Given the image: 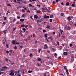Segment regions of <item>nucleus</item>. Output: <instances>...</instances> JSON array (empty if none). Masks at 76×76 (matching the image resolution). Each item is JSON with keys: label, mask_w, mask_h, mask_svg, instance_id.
I'll list each match as a JSON object with an SVG mask.
<instances>
[{"label": "nucleus", "mask_w": 76, "mask_h": 76, "mask_svg": "<svg viewBox=\"0 0 76 76\" xmlns=\"http://www.w3.org/2000/svg\"><path fill=\"white\" fill-rule=\"evenodd\" d=\"M10 72V73L9 75L11 76H13V75H14V72H15V73H17V72L15 71V72H14L12 70H11Z\"/></svg>", "instance_id": "obj_1"}, {"label": "nucleus", "mask_w": 76, "mask_h": 76, "mask_svg": "<svg viewBox=\"0 0 76 76\" xmlns=\"http://www.w3.org/2000/svg\"><path fill=\"white\" fill-rule=\"evenodd\" d=\"M64 70H66V72L67 75H69V71H68V69H67V66H65L64 67Z\"/></svg>", "instance_id": "obj_2"}, {"label": "nucleus", "mask_w": 76, "mask_h": 76, "mask_svg": "<svg viewBox=\"0 0 76 76\" xmlns=\"http://www.w3.org/2000/svg\"><path fill=\"white\" fill-rule=\"evenodd\" d=\"M64 29H66V30H70L71 29V28L70 27L67 26L65 27L64 28Z\"/></svg>", "instance_id": "obj_3"}, {"label": "nucleus", "mask_w": 76, "mask_h": 76, "mask_svg": "<svg viewBox=\"0 0 76 76\" xmlns=\"http://www.w3.org/2000/svg\"><path fill=\"white\" fill-rule=\"evenodd\" d=\"M44 49L45 50L47 48H48V46H47V45L45 44L44 46Z\"/></svg>", "instance_id": "obj_4"}, {"label": "nucleus", "mask_w": 76, "mask_h": 76, "mask_svg": "<svg viewBox=\"0 0 76 76\" xmlns=\"http://www.w3.org/2000/svg\"><path fill=\"white\" fill-rule=\"evenodd\" d=\"M34 18H35V19H38V16L35 15H34Z\"/></svg>", "instance_id": "obj_5"}, {"label": "nucleus", "mask_w": 76, "mask_h": 76, "mask_svg": "<svg viewBox=\"0 0 76 76\" xmlns=\"http://www.w3.org/2000/svg\"><path fill=\"white\" fill-rule=\"evenodd\" d=\"M44 18H49V16H46V15H45L44 16Z\"/></svg>", "instance_id": "obj_6"}, {"label": "nucleus", "mask_w": 76, "mask_h": 76, "mask_svg": "<svg viewBox=\"0 0 76 76\" xmlns=\"http://www.w3.org/2000/svg\"><path fill=\"white\" fill-rule=\"evenodd\" d=\"M63 54L65 56H66V55H67L68 54L66 52H64L63 53Z\"/></svg>", "instance_id": "obj_7"}, {"label": "nucleus", "mask_w": 76, "mask_h": 76, "mask_svg": "<svg viewBox=\"0 0 76 76\" xmlns=\"http://www.w3.org/2000/svg\"><path fill=\"white\" fill-rule=\"evenodd\" d=\"M3 68L4 69V70H6V69H7V66H5L3 67Z\"/></svg>", "instance_id": "obj_8"}, {"label": "nucleus", "mask_w": 76, "mask_h": 76, "mask_svg": "<svg viewBox=\"0 0 76 76\" xmlns=\"http://www.w3.org/2000/svg\"><path fill=\"white\" fill-rule=\"evenodd\" d=\"M67 19L68 20H69V21H70V20H71V18H70V17H69L67 18Z\"/></svg>", "instance_id": "obj_9"}, {"label": "nucleus", "mask_w": 76, "mask_h": 76, "mask_svg": "<svg viewBox=\"0 0 76 76\" xmlns=\"http://www.w3.org/2000/svg\"><path fill=\"white\" fill-rule=\"evenodd\" d=\"M27 39H28V40H31V37L30 36L28 37Z\"/></svg>", "instance_id": "obj_10"}, {"label": "nucleus", "mask_w": 76, "mask_h": 76, "mask_svg": "<svg viewBox=\"0 0 76 76\" xmlns=\"http://www.w3.org/2000/svg\"><path fill=\"white\" fill-rule=\"evenodd\" d=\"M12 42L13 44H16V42H15V40L12 41Z\"/></svg>", "instance_id": "obj_11"}, {"label": "nucleus", "mask_w": 76, "mask_h": 76, "mask_svg": "<svg viewBox=\"0 0 76 76\" xmlns=\"http://www.w3.org/2000/svg\"><path fill=\"white\" fill-rule=\"evenodd\" d=\"M20 22H23L24 21V19H20Z\"/></svg>", "instance_id": "obj_12"}, {"label": "nucleus", "mask_w": 76, "mask_h": 76, "mask_svg": "<svg viewBox=\"0 0 76 76\" xmlns=\"http://www.w3.org/2000/svg\"><path fill=\"white\" fill-rule=\"evenodd\" d=\"M45 37L46 38H47V34H45Z\"/></svg>", "instance_id": "obj_13"}, {"label": "nucleus", "mask_w": 76, "mask_h": 76, "mask_svg": "<svg viewBox=\"0 0 76 76\" xmlns=\"http://www.w3.org/2000/svg\"><path fill=\"white\" fill-rule=\"evenodd\" d=\"M23 8L25 10H26V7H23Z\"/></svg>", "instance_id": "obj_14"}, {"label": "nucleus", "mask_w": 76, "mask_h": 76, "mask_svg": "<svg viewBox=\"0 0 76 76\" xmlns=\"http://www.w3.org/2000/svg\"><path fill=\"white\" fill-rule=\"evenodd\" d=\"M48 39H51V40H53V38H52V37H49L48 38Z\"/></svg>", "instance_id": "obj_15"}, {"label": "nucleus", "mask_w": 76, "mask_h": 76, "mask_svg": "<svg viewBox=\"0 0 76 76\" xmlns=\"http://www.w3.org/2000/svg\"><path fill=\"white\" fill-rule=\"evenodd\" d=\"M32 71L29 70L28 71V73H32Z\"/></svg>", "instance_id": "obj_16"}, {"label": "nucleus", "mask_w": 76, "mask_h": 76, "mask_svg": "<svg viewBox=\"0 0 76 76\" xmlns=\"http://www.w3.org/2000/svg\"><path fill=\"white\" fill-rule=\"evenodd\" d=\"M41 60V59L40 58H39L38 59V61H40Z\"/></svg>", "instance_id": "obj_17"}, {"label": "nucleus", "mask_w": 76, "mask_h": 76, "mask_svg": "<svg viewBox=\"0 0 76 76\" xmlns=\"http://www.w3.org/2000/svg\"><path fill=\"white\" fill-rule=\"evenodd\" d=\"M20 8H21V7H20V6L18 7H17V9H20Z\"/></svg>", "instance_id": "obj_18"}, {"label": "nucleus", "mask_w": 76, "mask_h": 76, "mask_svg": "<svg viewBox=\"0 0 76 76\" xmlns=\"http://www.w3.org/2000/svg\"><path fill=\"white\" fill-rule=\"evenodd\" d=\"M60 30L61 34H62V33H63V30H61V29H60Z\"/></svg>", "instance_id": "obj_19"}, {"label": "nucleus", "mask_w": 76, "mask_h": 76, "mask_svg": "<svg viewBox=\"0 0 76 76\" xmlns=\"http://www.w3.org/2000/svg\"><path fill=\"white\" fill-rule=\"evenodd\" d=\"M49 28H50V26H47V27H46L47 29H49Z\"/></svg>", "instance_id": "obj_20"}, {"label": "nucleus", "mask_w": 76, "mask_h": 76, "mask_svg": "<svg viewBox=\"0 0 76 76\" xmlns=\"http://www.w3.org/2000/svg\"><path fill=\"white\" fill-rule=\"evenodd\" d=\"M69 2H67L66 3V6H69Z\"/></svg>", "instance_id": "obj_21"}, {"label": "nucleus", "mask_w": 76, "mask_h": 76, "mask_svg": "<svg viewBox=\"0 0 76 76\" xmlns=\"http://www.w3.org/2000/svg\"><path fill=\"white\" fill-rule=\"evenodd\" d=\"M49 64H51V65H53V63L51 62H49Z\"/></svg>", "instance_id": "obj_22"}, {"label": "nucleus", "mask_w": 76, "mask_h": 76, "mask_svg": "<svg viewBox=\"0 0 76 76\" xmlns=\"http://www.w3.org/2000/svg\"><path fill=\"white\" fill-rule=\"evenodd\" d=\"M26 15V14L25 13H24L22 15V17H24V16H25V15Z\"/></svg>", "instance_id": "obj_23"}, {"label": "nucleus", "mask_w": 76, "mask_h": 76, "mask_svg": "<svg viewBox=\"0 0 76 76\" xmlns=\"http://www.w3.org/2000/svg\"><path fill=\"white\" fill-rule=\"evenodd\" d=\"M54 56H55V57H57V53H54Z\"/></svg>", "instance_id": "obj_24"}, {"label": "nucleus", "mask_w": 76, "mask_h": 76, "mask_svg": "<svg viewBox=\"0 0 76 76\" xmlns=\"http://www.w3.org/2000/svg\"><path fill=\"white\" fill-rule=\"evenodd\" d=\"M57 44L58 45V46L60 45V42H57Z\"/></svg>", "instance_id": "obj_25"}, {"label": "nucleus", "mask_w": 76, "mask_h": 76, "mask_svg": "<svg viewBox=\"0 0 76 76\" xmlns=\"http://www.w3.org/2000/svg\"><path fill=\"white\" fill-rule=\"evenodd\" d=\"M25 25L23 24V25H21V27L22 28H23V27H25Z\"/></svg>", "instance_id": "obj_26"}, {"label": "nucleus", "mask_w": 76, "mask_h": 76, "mask_svg": "<svg viewBox=\"0 0 76 76\" xmlns=\"http://www.w3.org/2000/svg\"><path fill=\"white\" fill-rule=\"evenodd\" d=\"M23 30L24 31V32H25V31H26V28H23Z\"/></svg>", "instance_id": "obj_27"}, {"label": "nucleus", "mask_w": 76, "mask_h": 76, "mask_svg": "<svg viewBox=\"0 0 76 76\" xmlns=\"http://www.w3.org/2000/svg\"><path fill=\"white\" fill-rule=\"evenodd\" d=\"M40 12H41V11H40V10L37 11V13H40Z\"/></svg>", "instance_id": "obj_28"}, {"label": "nucleus", "mask_w": 76, "mask_h": 76, "mask_svg": "<svg viewBox=\"0 0 76 76\" xmlns=\"http://www.w3.org/2000/svg\"><path fill=\"white\" fill-rule=\"evenodd\" d=\"M43 75H44V76H47V73H45V74L43 73Z\"/></svg>", "instance_id": "obj_29"}, {"label": "nucleus", "mask_w": 76, "mask_h": 76, "mask_svg": "<svg viewBox=\"0 0 76 76\" xmlns=\"http://www.w3.org/2000/svg\"><path fill=\"white\" fill-rule=\"evenodd\" d=\"M53 15H50V18H53Z\"/></svg>", "instance_id": "obj_30"}, {"label": "nucleus", "mask_w": 76, "mask_h": 76, "mask_svg": "<svg viewBox=\"0 0 76 76\" xmlns=\"http://www.w3.org/2000/svg\"><path fill=\"white\" fill-rule=\"evenodd\" d=\"M18 48H17V47L16 46H15V47L14 48V49H15V50H16Z\"/></svg>", "instance_id": "obj_31"}, {"label": "nucleus", "mask_w": 76, "mask_h": 76, "mask_svg": "<svg viewBox=\"0 0 76 76\" xmlns=\"http://www.w3.org/2000/svg\"><path fill=\"white\" fill-rule=\"evenodd\" d=\"M22 10L23 13H25V11L23 9H22Z\"/></svg>", "instance_id": "obj_32"}, {"label": "nucleus", "mask_w": 76, "mask_h": 76, "mask_svg": "<svg viewBox=\"0 0 76 76\" xmlns=\"http://www.w3.org/2000/svg\"><path fill=\"white\" fill-rule=\"evenodd\" d=\"M37 23L41 22V21L39 20H37Z\"/></svg>", "instance_id": "obj_33"}, {"label": "nucleus", "mask_w": 76, "mask_h": 76, "mask_svg": "<svg viewBox=\"0 0 76 76\" xmlns=\"http://www.w3.org/2000/svg\"><path fill=\"white\" fill-rule=\"evenodd\" d=\"M61 16H64V13H63V12H61Z\"/></svg>", "instance_id": "obj_34"}, {"label": "nucleus", "mask_w": 76, "mask_h": 76, "mask_svg": "<svg viewBox=\"0 0 76 76\" xmlns=\"http://www.w3.org/2000/svg\"><path fill=\"white\" fill-rule=\"evenodd\" d=\"M45 39L46 40V41H47V42H49V41H48V39H47V38H46Z\"/></svg>", "instance_id": "obj_35"}, {"label": "nucleus", "mask_w": 76, "mask_h": 76, "mask_svg": "<svg viewBox=\"0 0 76 76\" xmlns=\"http://www.w3.org/2000/svg\"><path fill=\"white\" fill-rule=\"evenodd\" d=\"M6 47L8 48H9V45L7 44H6Z\"/></svg>", "instance_id": "obj_36"}, {"label": "nucleus", "mask_w": 76, "mask_h": 76, "mask_svg": "<svg viewBox=\"0 0 76 76\" xmlns=\"http://www.w3.org/2000/svg\"><path fill=\"white\" fill-rule=\"evenodd\" d=\"M0 71H4V69H0Z\"/></svg>", "instance_id": "obj_37"}, {"label": "nucleus", "mask_w": 76, "mask_h": 76, "mask_svg": "<svg viewBox=\"0 0 76 76\" xmlns=\"http://www.w3.org/2000/svg\"><path fill=\"white\" fill-rule=\"evenodd\" d=\"M15 75H16V76H21V75H18V74H16Z\"/></svg>", "instance_id": "obj_38"}, {"label": "nucleus", "mask_w": 76, "mask_h": 76, "mask_svg": "<svg viewBox=\"0 0 76 76\" xmlns=\"http://www.w3.org/2000/svg\"><path fill=\"white\" fill-rule=\"evenodd\" d=\"M29 7H32V5H31V4H29Z\"/></svg>", "instance_id": "obj_39"}, {"label": "nucleus", "mask_w": 76, "mask_h": 76, "mask_svg": "<svg viewBox=\"0 0 76 76\" xmlns=\"http://www.w3.org/2000/svg\"><path fill=\"white\" fill-rule=\"evenodd\" d=\"M20 48H23V47L22 46H20Z\"/></svg>", "instance_id": "obj_40"}, {"label": "nucleus", "mask_w": 76, "mask_h": 76, "mask_svg": "<svg viewBox=\"0 0 76 76\" xmlns=\"http://www.w3.org/2000/svg\"><path fill=\"white\" fill-rule=\"evenodd\" d=\"M13 52V50H10V53H12Z\"/></svg>", "instance_id": "obj_41"}, {"label": "nucleus", "mask_w": 76, "mask_h": 76, "mask_svg": "<svg viewBox=\"0 0 76 76\" xmlns=\"http://www.w3.org/2000/svg\"><path fill=\"white\" fill-rule=\"evenodd\" d=\"M4 20H6L7 19H6V17H4Z\"/></svg>", "instance_id": "obj_42"}, {"label": "nucleus", "mask_w": 76, "mask_h": 76, "mask_svg": "<svg viewBox=\"0 0 76 76\" xmlns=\"http://www.w3.org/2000/svg\"><path fill=\"white\" fill-rule=\"evenodd\" d=\"M48 11H49V10H50V9H51V8H50V7H48Z\"/></svg>", "instance_id": "obj_43"}, {"label": "nucleus", "mask_w": 76, "mask_h": 76, "mask_svg": "<svg viewBox=\"0 0 76 76\" xmlns=\"http://www.w3.org/2000/svg\"><path fill=\"white\" fill-rule=\"evenodd\" d=\"M6 53H7V54H9V51H6Z\"/></svg>", "instance_id": "obj_44"}, {"label": "nucleus", "mask_w": 76, "mask_h": 76, "mask_svg": "<svg viewBox=\"0 0 76 76\" xmlns=\"http://www.w3.org/2000/svg\"><path fill=\"white\" fill-rule=\"evenodd\" d=\"M17 18L18 19H20V16H17Z\"/></svg>", "instance_id": "obj_45"}, {"label": "nucleus", "mask_w": 76, "mask_h": 76, "mask_svg": "<svg viewBox=\"0 0 76 76\" xmlns=\"http://www.w3.org/2000/svg\"><path fill=\"white\" fill-rule=\"evenodd\" d=\"M75 5L74 4H72V7H75Z\"/></svg>", "instance_id": "obj_46"}, {"label": "nucleus", "mask_w": 76, "mask_h": 76, "mask_svg": "<svg viewBox=\"0 0 76 76\" xmlns=\"http://www.w3.org/2000/svg\"><path fill=\"white\" fill-rule=\"evenodd\" d=\"M29 26L28 25H26V26H25V27L26 28L27 27H28Z\"/></svg>", "instance_id": "obj_47"}, {"label": "nucleus", "mask_w": 76, "mask_h": 76, "mask_svg": "<svg viewBox=\"0 0 76 76\" xmlns=\"http://www.w3.org/2000/svg\"><path fill=\"white\" fill-rule=\"evenodd\" d=\"M50 22H51L53 21V20H52V19H50Z\"/></svg>", "instance_id": "obj_48"}, {"label": "nucleus", "mask_w": 76, "mask_h": 76, "mask_svg": "<svg viewBox=\"0 0 76 76\" xmlns=\"http://www.w3.org/2000/svg\"><path fill=\"white\" fill-rule=\"evenodd\" d=\"M5 60H6L7 61H9V60L7 58L5 59Z\"/></svg>", "instance_id": "obj_49"}, {"label": "nucleus", "mask_w": 76, "mask_h": 76, "mask_svg": "<svg viewBox=\"0 0 76 76\" xmlns=\"http://www.w3.org/2000/svg\"><path fill=\"white\" fill-rule=\"evenodd\" d=\"M32 53H30V57H32Z\"/></svg>", "instance_id": "obj_50"}, {"label": "nucleus", "mask_w": 76, "mask_h": 76, "mask_svg": "<svg viewBox=\"0 0 76 76\" xmlns=\"http://www.w3.org/2000/svg\"><path fill=\"white\" fill-rule=\"evenodd\" d=\"M65 50L67 52V51H69V50L68 49H66Z\"/></svg>", "instance_id": "obj_51"}, {"label": "nucleus", "mask_w": 76, "mask_h": 76, "mask_svg": "<svg viewBox=\"0 0 76 76\" xmlns=\"http://www.w3.org/2000/svg\"><path fill=\"white\" fill-rule=\"evenodd\" d=\"M43 32H46V30H43Z\"/></svg>", "instance_id": "obj_52"}, {"label": "nucleus", "mask_w": 76, "mask_h": 76, "mask_svg": "<svg viewBox=\"0 0 76 76\" xmlns=\"http://www.w3.org/2000/svg\"><path fill=\"white\" fill-rule=\"evenodd\" d=\"M7 6H11V5L10 4H7Z\"/></svg>", "instance_id": "obj_53"}, {"label": "nucleus", "mask_w": 76, "mask_h": 76, "mask_svg": "<svg viewBox=\"0 0 76 76\" xmlns=\"http://www.w3.org/2000/svg\"><path fill=\"white\" fill-rule=\"evenodd\" d=\"M16 28L15 27V28H14L13 29V31H14L16 29Z\"/></svg>", "instance_id": "obj_54"}, {"label": "nucleus", "mask_w": 76, "mask_h": 76, "mask_svg": "<svg viewBox=\"0 0 76 76\" xmlns=\"http://www.w3.org/2000/svg\"><path fill=\"white\" fill-rule=\"evenodd\" d=\"M32 16H30V18L31 19H33V18H32Z\"/></svg>", "instance_id": "obj_55"}, {"label": "nucleus", "mask_w": 76, "mask_h": 76, "mask_svg": "<svg viewBox=\"0 0 76 76\" xmlns=\"http://www.w3.org/2000/svg\"><path fill=\"white\" fill-rule=\"evenodd\" d=\"M70 47H72V46H73V45L72 44H70Z\"/></svg>", "instance_id": "obj_56"}, {"label": "nucleus", "mask_w": 76, "mask_h": 76, "mask_svg": "<svg viewBox=\"0 0 76 76\" xmlns=\"http://www.w3.org/2000/svg\"><path fill=\"white\" fill-rule=\"evenodd\" d=\"M17 1H23V0H17Z\"/></svg>", "instance_id": "obj_57"}, {"label": "nucleus", "mask_w": 76, "mask_h": 76, "mask_svg": "<svg viewBox=\"0 0 76 76\" xmlns=\"http://www.w3.org/2000/svg\"><path fill=\"white\" fill-rule=\"evenodd\" d=\"M53 4H56V2L53 1Z\"/></svg>", "instance_id": "obj_58"}, {"label": "nucleus", "mask_w": 76, "mask_h": 76, "mask_svg": "<svg viewBox=\"0 0 76 76\" xmlns=\"http://www.w3.org/2000/svg\"><path fill=\"white\" fill-rule=\"evenodd\" d=\"M37 6H39V7H41V5H37Z\"/></svg>", "instance_id": "obj_59"}, {"label": "nucleus", "mask_w": 76, "mask_h": 76, "mask_svg": "<svg viewBox=\"0 0 76 76\" xmlns=\"http://www.w3.org/2000/svg\"><path fill=\"white\" fill-rule=\"evenodd\" d=\"M33 37H35V34H33Z\"/></svg>", "instance_id": "obj_60"}, {"label": "nucleus", "mask_w": 76, "mask_h": 76, "mask_svg": "<svg viewBox=\"0 0 76 76\" xmlns=\"http://www.w3.org/2000/svg\"><path fill=\"white\" fill-rule=\"evenodd\" d=\"M19 22L17 21V22L16 24H19Z\"/></svg>", "instance_id": "obj_61"}, {"label": "nucleus", "mask_w": 76, "mask_h": 76, "mask_svg": "<svg viewBox=\"0 0 76 76\" xmlns=\"http://www.w3.org/2000/svg\"><path fill=\"white\" fill-rule=\"evenodd\" d=\"M15 44H17V45H19V43H18V42H16V43H15Z\"/></svg>", "instance_id": "obj_62"}, {"label": "nucleus", "mask_w": 76, "mask_h": 76, "mask_svg": "<svg viewBox=\"0 0 76 76\" xmlns=\"http://www.w3.org/2000/svg\"><path fill=\"white\" fill-rule=\"evenodd\" d=\"M41 49H39V53H40V51H41Z\"/></svg>", "instance_id": "obj_63"}, {"label": "nucleus", "mask_w": 76, "mask_h": 76, "mask_svg": "<svg viewBox=\"0 0 76 76\" xmlns=\"http://www.w3.org/2000/svg\"><path fill=\"white\" fill-rule=\"evenodd\" d=\"M16 20V18H15L13 20V22H15V21Z\"/></svg>", "instance_id": "obj_64"}]
</instances>
